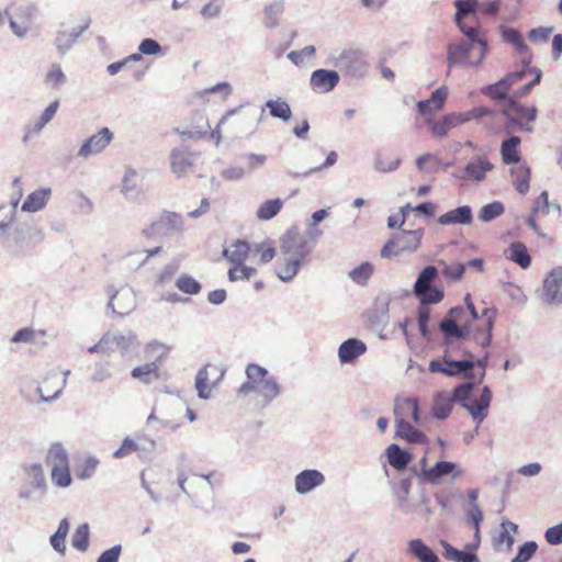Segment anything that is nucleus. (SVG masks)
Masks as SVG:
<instances>
[{
	"label": "nucleus",
	"mask_w": 562,
	"mask_h": 562,
	"mask_svg": "<svg viewBox=\"0 0 562 562\" xmlns=\"http://www.w3.org/2000/svg\"><path fill=\"white\" fill-rule=\"evenodd\" d=\"M475 389V383L464 382L459 384L449 396L447 393H438L432 404V415L437 419H446L452 409V404L457 403L465 408L476 424H481L488 414L492 402V391L485 385L481 395L474 402H470L471 394Z\"/></svg>",
	"instance_id": "1"
},
{
	"label": "nucleus",
	"mask_w": 562,
	"mask_h": 562,
	"mask_svg": "<svg viewBox=\"0 0 562 562\" xmlns=\"http://www.w3.org/2000/svg\"><path fill=\"white\" fill-rule=\"evenodd\" d=\"M311 251L312 247L301 236V231L296 226L289 228L280 238V255L274 267L277 277L283 282L293 280Z\"/></svg>",
	"instance_id": "2"
},
{
	"label": "nucleus",
	"mask_w": 562,
	"mask_h": 562,
	"mask_svg": "<svg viewBox=\"0 0 562 562\" xmlns=\"http://www.w3.org/2000/svg\"><path fill=\"white\" fill-rule=\"evenodd\" d=\"M245 374L247 380L239 386L238 395L246 396L256 393L261 398L263 406H269L281 395L282 386L266 368L257 363H249Z\"/></svg>",
	"instance_id": "3"
},
{
	"label": "nucleus",
	"mask_w": 562,
	"mask_h": 562,
	"mask_svg": "<svg viewBox=\"0 0 562 562\" xmlns=\"http://www.w3.org/2000/svg\"><path fill=\"white\" fill-rule=\"evenodd\" d=\"M448 45L447 60L449 67L453 65L462 67H476L482 64L487 53V43L482 37V31H473Z\"/></svg>",
	"instance_id": "4"
},
{
	"label": "nucleus",
	"mask_w": 562,
	"mask_h": 562,
	"mask_svg": "<svg viewBox=\"0 0 562 562\" xmlns=\"http://www.w3.org/2000/svg\"><path fill=\"white\" fill-rule=\"evenodd\" d=\"M424 229L401 231L394 233L381 249V257L391 259L403 252H414L418 249Z\"/></svg>",
	"instance_id": "5"
},
{
	"label": "nucleus",
	"mask_w": 562,
	"mask_h": 562,
	"mask_svg": "<svg viewBox=\"0 0 562 562\" xmlns=\"http://www.w3.org/2000/svg\"><path fill=\"white\" fill-rule=\"evenodd\" d=\"M47 464L52 468V482L57 487H68L71 484L68 453L61 443H54L46 457Z\"/></svg>",
	"instance_id": "6"
},
{
	"label": "nucleus",
	"mask_w": 562,
	"mask_h": 562,
	"mask_svg": "<svg viewBox=\"0 0 562 562\" xmlns=\"http://www.w3.org/2000/svg\"><path fill=\"white\" fill-rule=\"evenodd\" d=\"M328 63L355 78L363 77L368 70L363 54L355 48H345L331 54Z\"/></svg>",
	"instance_id": "7"
},
{
	"label": "nucleus",
	"mask_w": 562,
	"mask_h": 562,
	"mask_svg": "<svg viewBox=\"0 0 562 562\" xmlns=\"http://www.w3.org/2000/svg\"><path fill=\"white\" fill-rule=\"evenodd\" d=\"M25 485L19 492L22 501H34L44 496L46 492V480L43 468L40 463H24Z\"/></svg>",
	"instance_id": "8"
},
{
	"label": "nucleus",
	"mask_w": 562,
	"mask_h": 562,
	"mask_svg": "<svg viewBox=\"0 0 562 562\" xmlns=\"http://www.w3.org/2000/svg\"><path fill=\"white\" fill-rule=\"evenodd\" d=\"M468 358L463 360H449L445 358L443 361L431 360L429 362V371L432 373L440 372L447 376L464 375L468 379L474 378V357L472 353L467 352Z\"/></svg>",
	"instance_id": "9"
},
{
	"label": "nucleus",
	"mask_w": 562,
	"mask_h": 562,
	"mask_svg": "<svg viewBox=\"0 0 562 562\" xmlns=\"http://www.w3.org/2000/svg\"><path fill=\"white\" fill-rule=\"evenodd\" d=\"M423 477L434 485H438L445 477L456 480L463 474L460 465L451 461H438L432 467H426V458L420 460Z\"/></svg>",
	"instance_id": "10"
},
{
	"label": "nucleus",
	"mask_w": 562,
	"mask_h": 562,
	"mask_svg": "<svg viewBox=\"0 0 562 562\" xmlns=\"http://www.w3.org/2000/svg\"><path fill=\"white\" fill-rule=\"evenodd\" d=\"M106 292L110 295L108 306L114 314L125 316L135 308L136 296L131 289L115 290L114 286H109Z\"/></svg>",
	"instance_id": "11"
},
{
	"label": "nucleus",
	"mask_w": 562,
	"mask_h": 562,
	"mask_svg": "<svg viewBox=\"0 0 562 562\" xmlns=\"http://www.w3.org/2000/svg\"><path fill=\"white\" fill-rule=\"evenodd\" d=\"M142 175L134 168H126L121 180V193L125 200L139 201L144 194Z\"/></svg>",
	"instance_id": "12"
},
{
	"label": "nucleus",
	"mask_w": 562,
	"mask_h": 562,
	"mask_svg": "<svg viewBox=\"0 0 562 562\" xmlns=\"http://www.w3.org/2000/svg\"><path fill=\"white\" fill-rule=\"evenodd\" d=\"M112 139L113 133L111 130L103 127L83 142L78 150V156L81 158H88L89 156L100 154Z\"/></svg>",
	"instance_id": "13"
},
{
	"label": "nucleus",
	"mask_w": 562,
	"mask_h": 562,
	"mask_svg": "<svg viewBox=\"0 0 562 562\" xmlns=\"http://www.w3.org/2000/svg\"><path fill=\"white\" fill-rule=\"evenodd\" d=\"M479 0H456V13L453 21L463 35H470L473 31H482L480 26H469L465 18L474 14L479 9Z\"/></svg>",
	"instance_id": "14"
},
{
	"label": "nucleus",
	"mask_w": 562,
	"mask_h": 562,
	"mask_svg": "<svg viewBox=\"0 0 562 562\" xmlns=\"http://www.w3.org/2000/svg\"><path fill=\"white\" fill-rule=\"evenodd\" d=\"M543 300L549 305L562 304V267L554 268L544 279Z\"/></svg>",
	"instance_id": "15"
},
{
	"label": "nucleus",
	"mask_w": 562,
	"mask_h": 562,
	"mask_svg": "<svg viewBox=\"0 0 562 562\" xmlns=\"http://www.w3.org/2000/svg\"><path fill=\"white\" fill-rule=\"evenodd\" d=\"M339 74L330 69H316L310 77V87L316 93L333 91L339 82Z\"/></svg>",
	"instance_id": "16"
},
{
	"label": "nucleus",
	"mask_w": 562,
	"mask_h": 562,
	"mask_svg": "<svg viewBox=\"0 0 562 562\" xmlns=\"http://www.w3.org/2000/svg\"><path fill=\"white\" fill-rule=\"evenodd\" d=\"M393 413L395 420H398V418L406 419L408 416H411L416 425L424 424L419 414L418 402L415 398L396 396L394 401Z\"/></svg>",
	"instance_id": "17"
},
{
	"label": "nucleus",
	"mask_w": 562,
	"mask_h": 562,
	"mask_svg": "<svg viewBox=\"0 0 562 562\" xmlns=\"http://www.w3.org/2000/svg\"><path fill=\"white\" fill-rule=\"evenodd\" d=\"M198 155L190 151L188 148H175L171 151V170L177 176H186L193 167Z\"/></svg>",
	"instance_id": "18"
},
{
	"label": "nucleus",
	"mask_w": 562,
	"mask_h": 562,
	"mask_svg": "<svg viewBox=\"0 0 562 562\" xmlns=\"http://www.w3.org/2000/svg\"><path fill=\"white\" fill-rule=\"evenodd\" d=\"M324 482L325 476L322 472L315 469H308L296 474L294 486L296 493L304 495L321 486Z\"/></svg>",
	"instance_id": "19"
},
{
	"label": "nucleus",
	"mask_w": 562,
	"mask_h": 562,
	"mask_svg": "<svg viewBox=\"0 0 562 562\" xmlns=\"http://www.w3.org/2000/svg\"><path fill=\"white\" fill-rule=\"evenodd\" d=\"M494 168V165L482 156H477L470 160L463 168V176L459 178L462 180H473L481 182L485 179L486 173Z\"/></svg>",
	"instance_id": "20"
},
{
	"label": "nucleus",
	"mask_w": 562,
	"mask_h": 562,
	"mask_svg": "<svg viewBox=\"0 0 562 562\" xmlns=\"http://www.w3.org/2000/svg\"><path fill=\"white\" fill-rule=\"evenodd\" d=\"M367 351L366 344L357 338H349L340 344L338 358L342 364L352 363Z\"/></svg>",
	"instance_id": "21"
},
{
	"label": "nucleus",
	"mask_w": 562,
	"mask_h": 562,
	"mask_svg": "<svg viewBox=\"0 0 562 562\" xmlns=\"http://www.w3.org/2000/svg\"><path fill=\"white\" fill-rule=\"evenodd\" d=\"M510 87L508 85V80H505L502 78L495 83L485 86L482 88L481 92L484 95H487L494 100H497L499 104L503 106L504 114L509 109V102L508 101H515L513 98L508 97V91Z\"/></svg>",
	"instance_id": "22"
},
{
	"label": "nucleus",
	"mask_w": 562,
	"mask_h": 562,
	"mask_svg": "<svg viewBox=\"0 0 562 562\" xmlns=\"http://www.w3.org/2000/svg\"><path fill=\"white\" fill-rule=\"evenodd\" d=\"M440 225H470L473 222V212L471 206L462 205L440 215L437 220Z\"/></svg>",
	"instance_id": "23"
},
{
	"label": "nucleus",
	"mask_w": 562,
	"mask_h": 562,
	"mask_svg": "<svg viewBox=\"0 0 562 562\" xmlns=\"http://www.w3.org/2000/svg\"><path fill=\"white\" fill-rule=\"evenodd\" d=\"M439 329L443 335L445 341L449 344L468 337L472 331V326L470 321H465L462 325L453 322L441 321L439 323Z\"/></svg>",
	"instance_id": "24"
},
{
	"label": "nucleus",
	"mask_w": 562,
	"mask_h": 562,
	"mask_svg": "<svg viewBox=\"0 0 562 562\" xmlns=\"http://www.w3.org/2000/svg\"><path fill=\"white\" fill-rule=\"evenodd\" d=\"M9 236L10 234L7 232L0 241H4V237H7L5 246L12 254L20 256L23 255L27 248H30L25 226L16 225L13 228L12 237L9 238Z\"/></svg>",
	"instance_id": "25"
},
{
	"label": "nucleus",
	"mask_w": 562,
	"mask_h": 562,
	"mask_svg": "<svg viewBox=\"0 0 562 562\" xmlns=\"http://www.w3.org/2000/svg\"><path fill=\"white\" fill-rule=\"evenodd\" d=\"M157 225L160 228L161 237L180 234L183 231V220L181 215L173 212H164Z\"/></svg>",
	"instance_id": "26"
},
{
	"label": "nucleus",
	"mask_w": 562,
	"mask_h": 562,
	"mask_svg": "<svg viewBox=\"0 0 562 562\" xmlns=\"http://www.w3.org/2000/svg\"><path fill=\"white\" fill-rule=\"evenodd\" d=\"M395 435L411 443H425L427 441V437L424 432L402 418L395 420Z\"/></svg>",
	"instance_id": "27"
},
{
	"label": "nucleus",
	"mask_w": 562,
	"mask_h": 562,
	"mask_svg": "<svg viewBox=\"0 0 562 562\" xmlns=\"http://www.w3.org/2000/svg\"><path fill=\"white\" fill-rule=\"evenodd\" d=\"M406 551L418 562H439L437 554L422 539L409 540Z\"/></svg>",
	"instance_id": "28"
},
{
	"label": "nucleus",
	"mask_w": 562,
	"mask_h": 562,
	"mask_svg": "<svg viewBox=\"0 0 562 562\" xmlns=\"http://www.w3.org/2000/svg\"><path fill=\"white\" fill-rule=\"evenodd\" d=\"M50 194L52 190L49 188L40 189L30 193L23 202L21 210L30 213L43 210L46 206Z\"/></svg>",
	"instance_id": "29"
},
{
	"label": "nucleus",
	"mask_w": 562,
	"mask_h": 562,
	"mask_svg": "<svg viewBox=\"0 0 562 562\" xmlns=\"http://www.w3.org/2000/svg\"><path fill=\"white\" fill-rule=\"evenodd\" d=\"M283 11L284 0H269L263 9V24L269 29L276 27Z\"/></svg>",
	"instance_id": "30"
},
{
	"label": "nucleus",
	"mask_w": 562,
	"mask_h": 562,
	"mask_svg": "<svg viewBox=\"0 0 562 562\" xmlns=\"http://www.w3.org/2000/svg\"><path fill=\"white\" fill-rule=\"evenodd\" d=\"M508 259L514 261L521 269H527L531 265V257L528 254L527 247L521 241H514L509 245L508 249Z\"/></svg>",
	"instance_id": "31"
},
{
	"label": "nucleus",
	"mask_w": 562,
	"mask_h": 562,
	"mask_svg": "<svg viewBox=\"0 0 562 562\" xmlns=\"http://www.w3.org/2000/svg\"><path fill=\"white\" fill-rule=\"evenodd\" d=\"M520 144V138L516 135H513L503 140L501 146L502 159L506 165L517 164L520 160V155L518 153V146Z\"/></svg>",
	"instance_id": "32"
},
{
	"label": "nucleus",
	"mask_w": 562,
	"mask_h": 562,
	"mask_svg": "<svg viewBox=\"0 0 562 562\" xmlns=\"http://www.w3.org/2000/svg\"><path fill=\"white\" fill-rule=\"evenodd\" d=\"M389 463L396 470H402L411 462V454L398 445L392 443L386 448Z\"/></svg>",
	"instance_id": "33"
},
{
	"label": "nucleus",
	"mask_w": 562,
	"mask_h": 562,
	"mask_svg": "<svg viewBox=\"0 0 562 562\" xmlns=\"http://www.w3.org/2000/svg\"><path fill=\"white\" fill-rule=\"evenodd\" d=\"M63 374H64L63 378H60L58 373H53V374H50V375H48L46 378V383L47 382H54L55 383L56 391L54 392V394H52V395H44L43 394V387H37L36 392L40 394L41 402H43V403H52L53 401L57 400L60 396L64 387L67 384V378L70 374V371L66 370Z\"/></svg>",
	"instance_id": "34"
},
{
	"label": "nucleus",
	"mask_w": 562,
	"mask_h": 562,
	"mask_svg": "<svg viewBox=\"0 0 562 562\" xmlns=\"http://www.w3.org/2000/svg\"><path fill=\"white\" fill-rule=\"evenodd\" d=\"M510 173L516 190L521 194H526L529 190L530 168L526 164H522L513 167Z\"/></svg>",
	"instance_id": "35"
},
{
	"label": "nucleus",
	"mask_w": 562,
	"mask_h": 562,
	"mask_svg": "<svg viewBox=\"0 0 562 562\" xmlns=\"http://www.w3.org/2000/svg\"><path fill=\"white\" fill-rule=\"evenodd\" d=\"M269 113L274 119H280L288 122L292 117V112L289 103L282 98L269 99L266 102Z\"/></svg>",
	"instance_id": "36"
},
{
	"label": "nucleus",
	"mask_w": 562,
	"mask_h": 562,
	"mask_svg": "<svg viewBox=\"0 0 562 562\" xmlns=\"http://www.w3.org/2000/svg\"><path fill=\"white\" fill-rule=\"evenodd\" d=\"M113 344L121 349L123 356L135 351L139 347V341L133 331L126 334L113 333Z\"/></svg>",
	"instance_id": "37"
},
{
	"label": "nucleus",
	"mask_w": 562,
	"mask_h": 562,
	"mask_svg": "<svg viewBox=\"0 0 562 562\" xmlns=\"http://www.w3.org/2000/svg\"><path fill=\"white\" fill-rule=\"evenodd\" d=\"M494 317H487V319L484 322L482 326H477L475 328H472V336L473 340L482 346L487 347L492 342V330L494 327Z\"/></svg>",
	"instance_id": "38"
},
{
	"label": "nucleus",
	"mask_w": 562,
	"mask_h": 562,
	"mask_svg": "<svg viewBox=\"0 0 562 562\" xmlns=\"http://www.w3.org/2000/svg\"><path fill=\"white\" fill-rule=\"evenodd\" d=\"M147 260L148 256H146L145 250L142 248H135L122 257V265L128 270L136 271L142 268Z\"/></svg>",
	"instance_id": "39"
},
{
	"label": "nucleus",
	"mask_w": 562,
	"mask_h": 562,
	"mask_svg": "<svg viewBox=\"0 0 562 562\" xmlns=\"http://www.w3.org/2000/svg\"><path fill=\"white\" fill-rule=\"evenodd\" d=\"M252 247L243 240H237L233 245V249H225L224 256L235 265H240L247 258L248 252Z\"/></svg>",
	"instance_id": "40"
},
{
	"label": "nucleus",
	"mask_w": 562,
	"mask_h": 562,
	"mask_svg": "<svg viewBox=\"0 0 562 562\" xmlns=\"http://www.w3.org/2000/svg\"><path fill=\"white\" fill-rule=\"evenodd\" d=\"M131 375L134 379L140 380L143 383H151L158 379V363L153 361L150 363H145L144 366L134 368L131 372Z\"/></svg>",
	"instance_id": "41"
},
{
	"label": "nucleus",
	"mask_w": 562,
	"mask_h": 562,
	"mask_svg": "<svg viewBox=\"0 0 562 562\" xmlns=\"http://www.w3.org/2000/svg\"><path fill=\"white\" fill-rule=\"evenodd\" d=\"M438 277V269L435 266L425 267L418 274L413 292H424V289L431 288Z\"/></svg>",
	"instance_id": "42"
},
{
	"label": "nucleus",
	"mask_w": 562,
	"mask_h": 562,
	"mask_svg": "<svg viewBox=\"0 0 562 562\" xmlns=\"http://www.w3.org/2000/svg\"><path fill=\"white\" fill-rule=\"evenodd\" d=\"M19 200L13 201L10 205L0 206V240L9 231L15 218Z\"/></svg>",
	"instance_id": "43"
},
{
	"label": "nucleus",
	"mask_w": 562,
	"mask_h": 562,
	"mask_svg": "<svg viewBox=\"0 0 562 562\" xmlns=\"http://www.w3.org/2000/svg\"><path fill=\"white\" fill-rule=\"evenodd\" d=\"M282 205L281 199L267 200L258 207L256 215L261 221H269L281 211Z\"/></svg>",
	"instance_id": "44"
},
{
	"label": "nucleus",
	"mask_w": 562,
	"mask_h": 562,
	"mask_svg": "<svg viewBox=\"0 0 562 562\" xmlns=\"http://www.w3.org/2000/svg\"><path fill=\"white\" fill-rule=\"evenodd\" d=\"M176 286L180 292L189 295H196L202 290L201 283L193 277L186 273L178 277L176 280Z\"/></svg>",
	"instance_id": "45"
},
{
	"label": "nucleus",
	"mask_w": 562,
	"mask_h": 562,
	"mask_svg": "<svg viewBox=\"0 0 562 562\" xmlns=\"http://www.w3.org/2000/svg\"><path fill=\"white\" fill-rule=\"evenodd\" d=\"M505 212V206L499 201H494L492 203L485 204L480 209L479 220L488 223L494 221L495 218L503 215Z\"/></svg>",
	"instance_id": "46"
},
{
	"label": "nucleus",
	"mask_w": 562,
	"mask_h": 562,
	"mask_svg": "<svg viewBox=\"0 0 562 562\" xmlns=\"http://www.w3.org/2000/svg\"><path fill=\"white\" fill-rule=\"evenodd\" d=\"M509 109L506 111L505 115L512 117L513 115L518 119H526L527 122H533L537 117V109L536 108H525L516 101H508Z\"/></svg>",
	"instance_id": "47"
},
{
	"label": "nucleus",
	"mask_w": 562,
	"mask_h": 562,
	"mask_svg": "<svg viewBox=\"0 0 562 562\" xmlns=\"http://www.w3.org/2000/svg\"><path fill=\"white\" fill-rule=\"evenodd\" d=\"M374 272V266L370 262H362L349 272V278L357 284L364 285Z\"/></svg>",
	"instance_id": "48"
},
{
	"label": "nucleus",
	"mask_w": 562,
	"mask_h": 562,
	"mask_svg": "<svg viewBox=\"0 0 562 562\" xmlns=\"http://www.w3.org/2000/svg\"><path fill=\"white\" fill-rule=\"evenodd\" d=\"M459 124V116L456 114L446 115L440 122H436L431 126V132L436 137H443L448 132Z\"/></svg>",
	"instance_id": "49"
},
{
	"label": "nucleus",
	"mask_w": 562,
	"mask_h": 562,
	"mask_svg": "<svg viewBox=\"0 0 562 562\" xmlns=\"http://www.w3.org/2000/svg\"><path fill=\"white\" fill-rule=\"evenodd\" d=\"M415 296L422 305L437 304L443 299V291L437 286L424 289V292H415Z\"/></svg>",
	"instance_id": "50"
},
{
	"label": "nucleus",
	"mask_w": 562,
	"mask_h": 562,
	"mask_svg": "<svg viewBox=\"0 0 562 562\" xmlns=\"http://www.w3.org/2000/svg\"><path fill=\"white\" fill-rule=\"evenodd\" d=\"M75 43L76 42L74 41L71 34L65 30H58L53 42L60 56H64L67 52H69Z\"/></svg>",
	"instance_id": "51"
},
{
	"label": "nucleus",
	"mask_w": 562,
	"mask_h": 562,
	"mask_svg": "<svg viewBox=\"0 0 562 562\" xmlns=\"http://www.w3.org/2000/svg\"><path fill=\"white\" fill-rule=\"evenodd\" d=\"M89 525H80L72 535L71 544L75 549L85 552L89 547Z\"/></svg>",
	"instance_id": "52"
},
{
	"label": "nucleus",
	"mask_w": 562,
	"mask_h": 562,
	"mask_svg": "<svg viewBox=\"0 0 562 562\" xmlns=\"http://www.w3.org/2000/svg\"><path fill=\"white\" fill-rule=\"evenodd\" d=\"M66 82V75L64 74L59 64H52L45 75V83L54 89Z\"/></svg>",
	"instance_id": "53"
},
{
	"label": "nucleus",
	"mask_w": 562,
	"mask_h": 562,
	"mask_svg": "<svg viewBox=\"0 0 562 562\" xmlns=\"http://www.w3.org/2000/svg\"><path fill=\"white\" fill-rule=\"evenodd\" d=\"M252 250L260 255L262 263L270 262L276 257V248L270 239H265L262 243L255 244Z\"/></svg>",
	"instance_id": "54"
},
{
	"label": "nucleus",
	"mask_w": 562,
	"mask_h": 562,
	"mask_svg": "<svg viewBox=\"0 0 562 562\" xmlns=\"http://www.w3.org/2000/svg\"><path fill=\"white\" fill-rule=\"evenodd\" d=\"M538 549L535 541H527L518 548V552L512 562H528Z\"/></svg>",
	"instance_id": "55"
},
{
	"label": "nucleus",
	"mask_w": 562,
	"mask_h": 562,
	"mask_svg": "<svg viewBox=\"0 0 562 562\" xmlns=\"http://www.w3.org/2000/svg\"><path fill=\"white\" fill-rule=\"evenodd\" d=\"M257 270L251 267L244 266L243 263L236 265L228 270V278L231 281H237L243 279H250L255 276Z\"/></svg>",
	"instance_id": "56"
},
{
	"label": "nucleus",
	"mask_w": 562,
	"mask_h": 562,
	"mask_svg": "<svg viewBox=\"0 0 562 562\" xmlns=\"http://www.w3.org/2000/svg\"><path fill=\"white\" fill-rule=\"evenodd\" d=\"M207 371L202 369L198 372L195 386L200 398L207 400L211 396V387L207 385Z\"/></svg>",
	"instance_id": "57"
},
{
	"label": "nucleus",
	"mask_w": 562,
	"mask_h": 562,
	"mask_svg": "<svg viewBox=\"0 0 562 562\" xmlns=\"http://www.w3.org/2000/svg\"><path fill=\"white\" fill-rule=\"evenodd\" d=\"M401 158H396L390 162H386L380 154L374 157V169L379 172H393L401 166Z\"/></svg>",
	"instance_id": "58"
},
{
	"label": "nucleus",
	"mask_w": 562,
	"mask_h": 562,
	"mask_svg": "<svg viewBox=\"0 0 562 562\" xmlns=\"http://www.w3.org/2000/svg\"><path fill=\"white\" fill-rule=\"evenodd\" d=\"M25 231L30 247L42 243L45 238L44 228L37 224H26Z\"/></svg>",
	"instance_id": "59"
},
{
	"label": "nucleus",
	"mask_w": 562,
	"mask_h": 562,
	"mask_svg": "<svg viewBox=\"0 0 562 562\" xmlns=\"http://www.w3.org/2000/svg\"><path fill=\"white\" fill-rule=\"evenodd\" d=\"M315 46L307 45L300 50H292L288 54V58L295 65L303 63L305 58H311L315 55Z\"/></svg>",
	"instance_id": "60"
},
{
	"label": "nucleus",
	"mask_w": 562,
	"mask_h": 562,
	"mask_svg": "<svg viewBox=\"0 0 562 562\" xmlns=\"http://www.w3.org/2000/svg\"><path fill=\"white\" fill-rule=\"evenodd\" d=\"M465 271V265L461 262H453L446 265L442 269V273L451 281H458L462 278Z\"/></svg>",
	"instance_id": "61"
},
{
	"label": "nucleus",
	"mask_w": 562,
	"mask_h": 562,
	"mask_svg": "<svg viewBox=\"0 0 562 562\" xmlns=\"http://www.w3.org/2000/svg\"><path fill=\"white\" fill-rule=\"evenodd\" d=\"M139 447L136 445V441L130 437L124 438L121 447L113 452V457L116 459H122L133 452H136V450Z\"/></svg>",
	"instance_id": "62"
},
{
	"label": "nucleus",
	"mask_w": 562,
	"mask_h": 562,
	"mask_svg": "<svg viewBox=\"0 0 562 562\" xmlns=\"http://www.w3.org/2000/svg\"><path fill=\"white\" fill-rule=\"evenodd\" d=\"M112 376L109 363L97 362L94 364V371L90 378L92 382H103Z\"/></svg>",
	"instance_id": "63"
},
{
	"label": "nucleus",
	"mask_w": 562,
	"mask_h": 562,
	"mask_svg": "<svg viewBox=\"0 0 562 562\" xmlns=\"http://www.w3.org/2000/svg\"><path fill=\"white\" fill-rule=\"evenodd\" d=\"M122 547L120 544L114 546L103 551L97 559V562H119Z\"/></svg>",
	"instance_id": "64"
}]
</instances>
